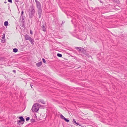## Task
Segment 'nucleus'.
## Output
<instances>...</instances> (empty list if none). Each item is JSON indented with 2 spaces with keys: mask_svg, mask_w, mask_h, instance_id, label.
I'll return each mask as SVG.
<instances>
[{
  "mask_svg": "<svg viewBox=\"0 0 127 127\" xmlns=\"http://www.w3.org/2000/svg\"><path fill=\"white\" fill-rule=\"evenodd\" d=\"M35 1L36 3V7L37 9V14L39 15L38 18L39 19L41 17L42 12L41 4L40 2L37 0H35Z\"/></svg>",
  "mask_w": 127,
  "mask_h": 127,
  "instance_id": "nucleus-1",
  "label": "nucleus"
},
{
  "mask_svg": "<svg viewBox=\"0 0 127 127\" xmlns=\"http://www.w3.org/2000/svg\"><path fill=\"white\" fill-rule=\"evenodd\" d=\"M35 12L34 7L33 6L32 4L29 9V18L31 19L34 16Z\"/></svg>",
  "mask_w": 127,
  "mask_h": 127,
  "instance_id": "nucleus-2",
  "label": "nucleus"
},
{
  "mask_svg": "<svg viewBox=\"0 0 127 127\" xmlns=\"http://www.w3.org/2000/svg\"><path fill=\"white\" fill-rule=\"evenodd\" d=\"M41 105L40 104L36 103L33 106L32 108V112H37L38 110L40 107H41Z\"/></svg>",
  "mask_w": 127,
  "mask_h": 127,
  "instance_id": "nucleus-3",
  "label": "nucleus"
},
{
  "mask_svg": "<svg viewBox=\"0 0 127 127\" xmlns=\"http://www.w3.org/2000/svg\"><path fill=\"white\" fill-rule=\"evenodd\" d=\"M24 37L25 39V40H29L30 41L32 44H34L33 42H34V41L33 39L28 34H26L24 36Z\"/></svg>",
  "mask_w": 127,
  "mask_h": 127,
  "instance_id": "nucleus-4",
  "label": "nucleus"
},
{
  "mask_svg": "<svg viewBox=\"0 0 127 127\" xmlns=\"http://www.w3.org/2000/svg\"><path fill=\"white\" fill-rule=\"evenodd\" d=\"M60 117L61 119H64L65 121L67 122H69V119H67L65 118L62 114L60 115Z\"/></svg>",
  "mask_w": 127,
  "mask_h": 127,
  "instance_id": "nucleus-5",
  "label": "nucleus"
},
{
  "mask_svg": "<svg viewBox=\"0 0 127 127\" xmlns=\"http://www.w3.org/2000/svg\"><path fill=\"white\" fill-rule=\"evenodd\" d=\"M1 41L2 42L4 43L5 41V34H3V36L2 37V39L1 40Z\"/></svg>",
  "mask_w": 127,
  "mask_h": 127,
  "instance_id": "nucleus-6",
  "label": "nucleus"
},
{
  "mask_svg": "<svg viewBox=\"0 0 127 127\" xmlns=\"http://www.w3.org/2000/svg\"><path fill=\"white\" fill-rule=\"evenodd\" d=\"M19 118L21 121H22L23 122L22 123H21V124H23L24 122L25 119L22 116L20 117H19Z\"/></svg>",
  "mask_w": 127,
  "mask_h": 127,
  "instance_id": "nucleus-7",
  "label": "nucleus"
},
{
  "mask_svg": "<svg viewBox=\"0 0 127 127\" xmlns=\"http://www.w3.org/2000/svg\"><path fill=\"white\" fill-rule=\"evenodd\" d=\"M81 52L84 55L85 54L86 51L85 49L83 48L82 51H81Z\"/></svg>",
  "mask_w": 127,
  "mask_h": 127,
  "instance_id": "nucleus-8",
  "label": "nucleus"
},
{
  "mask_svg": "<svg viewBox=\"0 0 127 127\" xmlns=\"http://www.w3.org/2000/svg\"><path fill=\"white\" fill-rule=\"evenodd\" d=\"M38 102L39 103H41L43 104H45V102L43 99H39L38 100Z\"/></svg>",
  "mask_w": 127,
  "mask_h": 127,
  "instance_id": "nucleus-9",
  "label": "nucleus"
},
{
  "mask_svg": "<svg viewBox=\"0 0 127 127\" xmlns=\"http://www.w3.org/2000/svg\"><path fill=\"white\" fill-rule=\"evenodd\" d=\"M36 64L37 67H39L42 64V62H38L36 63Z\"/></svg>",
  "mask_w": 127,
  "mask_h": 127,
  "instance_id": "nucleus-10",
  "label": "nucleus"
},
{
  "mask_svg": "<svg viewBox=\"0 0 127 127\" xmlns=\"http://www.w3.org/2000/svg\"><path fill=\"white\" fill-rule=\"evenodd\" d=\"M41 28L42 29V31L44 32H45L46 30L45 28V26L44 25H43L41 26Z\"/></svg>",
  "mask_w": 127,
  "mask_h": 127,
  "instance_id": "nucleus-11",
  "label": "nucleus"
},
{
  "mask_svg": "<svg viewBox=\"0 0 127 127\" xmlns=\"http://www.w3.org/2000/svg\"><path fill=\"white\" fill-rule=\"evenodd\" d=\"M75 49H79V51H81L83 48H81L80 47H75Z\"/></svg>",
  "mask_w": 127,
  "mask_h": 127,
  "instance_id": "nucleus-12",
  "label": "nucleus"
},
{
  "mask_svg": "<svg viewBox=\"0 0 127 127\" xmlns=\"http://www.w3.org/2000/svg\"><path fill=\"white\" fill-rule=\"evenodd\" d=\"M113 2H115L118 4H119L120 1L119 0H111Z\"/></svg>",
  "mask_w": 127,
  "mask_h": 127,
  "instance_id": "nucleus-13",
  "label": "nucleus"
},
{
  "mask_svg": "<svg viewBox=\"0 0 127 127\" xmlns=\"http://www.w3.org/2000/svg\"><path fill=\"white\" fill-rule=\"evenodd\" d=\"M4 25L5 26H7L8 25V21H6L4 23Z\"/></svg>",
  "mask_w": 127,
  "mask_h": 127,
  "instance_id": "nucleus-14",
  "label": "nucleus"
},
{
  "mask_svg": "<svg viewBox=\"0 0 127 127\" xmlns=\"http://www.w3.org/2000/svg\"><path fill=\"white\" fill-rule=\"evenodd\" d=\"M84 55L86 56V57H91V56L89 54L87 53L86 52Z\"/></svg>",
  "mask_w": 127,
  "mask_h": 127,
  "instance_id": "nucleus-15",
  "label": "nucleus"
},
{
  "mask_svg": "<svg viewBox=\"0 0 127 127\" xmlns=\"http://www.w3.org/2000/svg\"><path fill=\"white\" fill-rule=\"evenodd\" d=\"M73 122L76 124L77 125L80 126V125L79 124V123L78 122H76L75 120L74 119L73 120Z\"/></svg>",
  "mask_w": 127,
  "mask_h": 127,
  "instance_id": "nucleus-16",
  "label": "nucleus"
},
{
  "mask_svg": "<svg viewBox=\"0 0 127 127\" xmlns=\"http://www.w3.org/2000/svg\"><path fill=\"white\" fill-rule=\"evenodd\" d=\"M18 50L16 48H14L13 49V51L15 53H16L18 51Z\"/></svg>",
  "mask_w": 127,
  "mask_h": 127,
  "instance_id": "nucleus-17",
  "label": "nucleus"
},
{
  "mask_svg": "<svg viewBox=\"0 0 127 127\" xmlns=\"http://www.w3.org/2000/svg\"><path fill=\"white\" fill-rule=\"evenodd\" d=\"M57 56L59 57H61L62 56V55L61 54L58 53L57 54Z\"/></svg>",
  "mask_w": 127,
  "mask_h": 127,
  "instance_id": "nucleus-18",
  "label": "nucleus"
},
{
  "mask_svg": "<svg viewBox=\"0 0 127 127\" xmlns=\"http://www.w3.org/2000/svg\"><path fill=\"white\" fill-rule=\"evenodd\" d=\"M17 122L18 124H19L20 123L21 124V123H22L23 122L22 121H21L20 120L18 121Z\"/></svg>",
  "mask_w": 127,
  "mask_h": 127,
  "instance_id": "nucleus-19",
  "label": "nucleus"
},
{
  "mask_svg": "<svg viewBox=\"0 0 127 127\" xmlns=\"http://www.w3.org/2000/svg\"><path fill=\"white\" fill-rule=\"evenodd\" d=\"M21 17L22 21H23V20H24L25 17L24 16L22 15L21 16Z\"/></svg>",
  "mask_w": 127,
  "mask_h": 127,
  "instance_id": "nucleus-20",
  "label": "nucleus"
},
{
  "mask_svg": "<svg viewBox=\"0 0 127 127\" xmlns=\"http://www.w3.org/2000/svg\"><path fill=\"white\" fill-rule=\"evenodd\" d=\"M42 61H43V62L44 63H46V61H45V59H44L43 58L42 59Z\"/></svg>",
  "mask_w": 127,
  "mask_h": 127,
  "instance_id": "nucleus-21",
  "label": "nucleus"
},
{
  "mask_svg": "<svg viewBox=\"0 0 127 127\" xmlns=\"http://www.w3.org/2000/svg\"><path fill=\"white\" fill-rule=\"evenodd\" d=\"M30 118L29 117H27L26 118V120L27 121H29V120L30 119Z\"/></svg>",
  "mask_w": 127,
  "mask_h": 127,
  "instance_id": "nucleus-22",
  "label": "nucleus"
},
{
  "mask_svg": "<svg viewBox=\"0 0 127 127\" xmlns=\"http://www.w3.org/2000/svg\"><path fill=\"white\" fill-rule=\"evenodd\" d=\"M31 122H35V120L34 119H31Z\"/></svg>",
  "mask_w": 127,
  "mask_h": 127,
  "instance_id": "nucleus-23",
  "label": "nucleus"
},
{
  "mask_svg": "<svg viewBox=\"0 0 127 127\" xmlns=\"http://www.w3.org/2000/svg\"><path fill=\"white\" fill-rule=\"evenodd\" d=\"M8 2H10L11 3H12V0H8Z\"/></svg>",
  "mask_w": 127,
  "mask_h": 127,
  "instance_id": "nucleus-24",
  "label": "nucleus"
},
{
  "mask_svg": "<svg viewBox=\"0 0 127 127\" xmlns=\"http://www.w3.org/2000/svg\"><path fill=\"white\" fill-rule=\"evenodd\" d=\"M42 106H41V107H42L43 108H45V106H44V105H41Z\"/></svg>",
  "mask_w": 127,
  "mask_h": 127,
  "instance_id": "nucleus-25",
  "label": "nucleus"
},
{
  "mask_svg": "<svg viewBox=\"0 0 127 127\" xmlns=\"http://www.w3.org/2000/svg\"><path fill=\"white\" fill-rule=\"evenodd\" d=\"M30 34H32V30H30Z\"/></svg>",
  "mask_w": 127,
  "mask_h": 127,
  "instance_id": "nucleus-26",
  "label": "nucleus"
},
{
  "mask_svg": "<svg viewBox=\"0 0 127 127\" xmlns=\"http://www.w3.org/2000/svg\"><path fill=\"white\" fill-rule=\"evenodd\" d=\"M23 13H24L23 11H22V12H21V16L23 15Z\"/></svg>",
  "mask_w": 127,
  "mask_h": 127,
  "instance_id": "nucleus-27",
  "label": "nucleus"
},
{
  "mask_svg": "<svg viewBox=\"0 0 127 127\" xmlns=\"http://www.w3.org/2000/svg\"><path fill=\"white\" fill-rule=\"evenodd\" d=\"M22 27H25V24H22Z\"/></svg>",
  "mask_w": 127,
  "mask_h": 127,
  "instance_id": "nucleus-28",
  "label": "nucleus"
},
{
  "mask_svg": "<svg viewBox=\"0 0 127 127\" xmlns=\"http://www.w3.org/2000/svg\"><path fill=\"white\" fill-rule=\"evenodd\" d=\"M13 72H14L15 73H16V71L15 70H13Z\"/></svg>",
  "mask_w": 127,
  "mask_h": 127,
  "instance_id": "nucleus-29",
  "label": "nucleus"
},
{
  "mask_svg": "<svg viewBox=\"0 0 127 127\" xmlns=\"http://www.w3.org/2000/svg\"><path fill=\"white\" fill-rule=\"evenodd\" d=\"M15 1L16 2H18L19 1V0H15Z\"/></svg>",
  "mask_w": 127,
  "mask_h": 127,
  "instance_id": "nucleus-30",
  "label": "nucleus"
},
{
  "mask_svg": "<svg viewBox=\"0 0 127 127\" xmlns=\"http://www.w3.org/2000/svg\"><path fill=\"white\" fill-rule=\"evenodd\" d=\"M98 0L100 2L102 3H103L101 1V0Z\"/></svg>",
  "mask_w": 127,
  "mask_h": 127,
  "instance_id": "nucleus-31",
  "label": "nucleus"
},
{
  "mask_svg": "<svg viewBox=\"0 0 127 127\" xmlns=\"http://www.w3.org/2000/svg\"><path fill=\"white\" fill-rule=\"evenodd\" d=\"M22 21V22H23L22 24H24V23H25V21L23 20V21Z\"/></svg>",
  "mask_w": 127,
  "mask_h": 127,
  "instance_id": "nucleus-32",
  "label": "nucleus"
},
{
  "mask_svg": "<svg viewBox=\"0 0 127 127\" xmlns=\"http://www.w3.org/2000/svg\"><path fill=\"white\" fill-rule=\"evenodd\" d=\"M33 85H30V86L32 88V86H33Z\"/></svg>",
  "mask_w": 127,
  "mask_h": 127,
  "instance_id": "nucleus-33",
  "label": "nucleus"
},
{
  "mask_svg": "<svg viewBox=\"0 0 127 127\" xmlns=\"http://www.w3.org/2000/svg\"><path fill=\"white\" fill-rule=\"evenodd\" d=\"M64 22H65L64 21V22L63 21L62 23H64Z\"/></svg>",
  "mask_w": 127,
  "mask_h": 127,
  "instance_id": "nucleus-34",
  "label": "nucleus"
},
{
  "mask_svg": "<svg viewBox=\"0 0 127 127\" xmlns=\"http://www.w3.org/2000/svg\"><path fill=\"white\" fill-rule=\"evenodd\" d=\"M7 3V2L6 1H5L4 2V3Z\"/></svg>",
  "mask_w": 127,
  "mask_h": 127,
  "instance_id": "nucleus-35",
  "label": "nucleus"
}]
</instances>
